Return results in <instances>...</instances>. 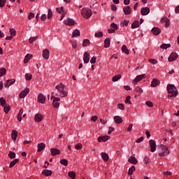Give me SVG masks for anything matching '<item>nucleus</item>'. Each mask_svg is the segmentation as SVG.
Wrapping results in <instances>:
<instances>
[{"label": "nucleus", "mask_w": 179, "mask_h": 179, "mask_svg": "<svg viewBox=\"0 0 179 179\" xmlns=\"http://www.w3.org/2000/svg\"><path fill=\"white\" fill-rule=\"evenodd\" d=\"M57 92L55 96L57 97H68V90L62 83H60L59 85L55 86Z\"/></svg>", "instance_id": "1"}, {"label": "nucleus", "mask_w": 179, "mask_h": 179, "mask_svg": "<svg viewBox=\"0 0 179 179\" xmlns=\"http://www.w3.org/2000/svg\"><path fill=\"white\" fill-rule=\"evenodd\" d=\"M168 97H176L178 96V91L176 85L173 84H169L167 85Z\"/></svg>", "instance_id": "2"}, {"label": "nucleus", "mask_w": 179, "mask_h": 179, "mask_svg": "<svg viewBox=\"0 0 179 179\" xmlns=\"http://www.w3.org/2000/svg\"><path fill=\"white\" fill-rule=\"evenodd\" d=\"M169 155H170V150H169V147L164 145H161L159 152V157H165V156H169Z\"/></svg>", "instance_id": "3"}, {"label": "nucleus", "mask_w": 179, "mask_h": 179, "mask_svg": "<svg viewBox=\"0 0 179 179\" xmlns=\"http://www.w3.org/2000/svg\"><path fill=\"white\" fill-rule=\"evenodd\" d=\"M81 15L85 19H89L92 16V10L89 8H83L81 10Z\"/></svg>", "instance_id": "4"}, {"label": "nucleus", "mask_w": 179, "mask_h": 179, "mask_svg": "<svg viewBox=\"0 0 179 179\" xmlns=\"http://www.w3.org/2000/svg\"><path fill=\"white\" fill-rule=\"evenodd\" d=\"M50 100H52V104L55 108H59V102L58 101H61V98L59 96L56 97L55 96H52Z\"/></svg>", "instance_id": "5"}, {"label": "nucleus", "mask_w": 179, "mask_h": 179, "mask_svg": "<svg viewBox=\"0 0 179 179\" xmlns=\"http://www.w3.org/2000/svg\"><path fill=\"white\" fill-rule=\"evenodd\" d=\"M45 96L42 93L38 94L37 101L38 103H40L41 104H45V100H46Z\"/></svg>", "instance_id": "6"}, {"label": "nucleus", "mask_w": 179, "mask_h": 179, "mask_svg": "<svg viewBox=\"0 0 179 179\" xmlns=\"http://www.w3.org/2000/svg\"><path fill=\"white\" fill-rule=\"evenodd\" d=\"M29 92H30V90L29 88H25L19 94L20 99H24L26 96L29 94Z\"/></svg>", "instance_id": "7"}, {"label": "nucleus", "mask_w": 179, "mask_h": 179, "mask_svg": "<svg viewBox=\"0 0 179 179\" xmlns=\"http://www.w3.org/2000/svg\"><path fill=\"white\" fill-rule=\"evenodd\" d=\"M177 58H178V55L176 53V52H172L169 59H168V61L169 62H173L174 61H176L177 60Z\"/></svg>", "instance_id": "8"}, {"label": "nucleus", "mask_w": 179, "mask_h": 179, "mask_svg": "<svg viewBox=\"0 0 179 179\" xmlns=\"http://www.w3.org/2000/svg\"><path fill=\"white\" fill-rule=\"evenodd\" d=\"M146 78V74L137 76L133 80V83L136 84L138 82H141L142 79H145Z\"/></svg>", "instance_id": "9"}, {"label": "nucleus", "mask_w": 179, "mask_h": 179, "mask_svg": "<svg viewBox=\"0 0 179 179\" xmlns=\"http://www.w3.org/2000/svg\"><path fill=\"white\" fill-rule=\"evenodd\" d=\"M150 146V152H156V141L155 140L149 141Z\"/></svg>", "instance_id": "10"}, {"label": "nucleus", "mask_w": 179, "mask_h": 179, "mask_svg": "<svg viewBox=\"0 0 179 179\" xmlns=\"http://www.w3.org/2000/svg\"><path fill=\"white\" fill-rule=\"evenodd\" d=\"M66 26H75V20L71 18H67L64 21Z\"/></svg>", "instance_id": "11"}, {"label": "nucleus", "mask_w": 179, "mask_h": 179, "mask_svg": "<svg viewBox=\"0 0 179 179\" xmlns=\"http://www.w3.org/2000/svg\"><path fill=\"white\" fill-rule=\"evenodd\" d=\"M43 118H44V117L41 113H36L34 117V121L35 122H41V121H43Z\"/></svg>", "instance_id": "12"}, {"label": "nucleus", "mask_w": 179, "mask_h": 179, "mask_svg": "<svg viewBox=\"0 0 179 179\" xmlns=\"http://www.w3.org/2000/svg\"><path fill=\"white\" fill-rule=\"evenodd\" d=\"M161 23H165V27H170V19L167 17H164L161 19Z\"/></svg>", "instance_id": "13"}, {"label": "nucleus", "mask_w": 179, "mask_h": 179, "mask_svg": "<svg viewBox=\"0 0 179 179\" xmlns=\"http://www.w3.org/2000/svg\"><path fill=\"white\" fill-rule=\"evenodd\" d=\"M150 12V9L149 7L142 8L141 10V13L142 16H146V15H149Z\"/></svg>", "instance_id": "14"}, {"label": "nucleus", "mask_w": 179, "mask_h": 179, "mask_svg": "<svg viewBox=\"0 0 179 179\" xmlns=\"http://www.w3.org/2000/svg\"><path fill=\"white\" fill-rule=\"evenodd\" d=\"M50 152L52 156H57V155H61V150L58 148H50Z\"/></svg>", "instance_id": "15"}, {"label": "nucleus", "mask_w": 179, "mask_h": 179, "mask_svg": "<svg viewBox=\"0 0 179 179\" xmlns=\"http://www.w3.org/2000/svg\"><path fill=\"white\" fill-rule=\"evenodd\" d=\"M42 55L44 59H48L50 58V50L48 49H44Z\"/></svg>", "instance_id": "16"}, {"label": "nucleus", "mask_w": 179, "mask_h": 179, "mask_svg": "<svg viewBox=\"0 0 179 179\" xmlns=\"http://www.w3.org/2000/svg\"><path fill=\"white\" fill-rule=\"evenodd\" d=\"M84 64H88L90 61V55L87 52H85L83 55Z\"/></svg>", "instance_id": "17"}, {"label": "nucleus", "mask_w": 179, "mask_h": 179, "mask_svg": "<svg viewBox=\"0 0 179 179\" xmlns=\"http://www.w3.org/2000/svg\"><path fill=\"white\" fill-rule=\"evenodd\" d=\"M154 36H159L162 33V30L159 27H153L151 30Z\"/></svg>", "instance_id": "18"}, {"label": "nucleus", "mask_w": 179, "mask_h": 179, "mask_svg": "<svg viewBox=\"0 0 179 179\" xmlns=\"http://www.w3.org/2000/svg\"><path fill=\"white\" fill-rule=\"evenodd\" d=\"M108 139H110V136H99L98 137V142H107V141H108Z\"/></svg>", "instance_id": "19"}, {"label": "nucleus", "mask_w": 179, "mask_h": 179, "mask_svg": "<svg viewBox=\"0 0 179 179\" xmlns=\"http://www.w3.org/2000/svg\"><path fill=\"white\" fill-rule=\"evenodd\" d=\"M160 85V80L157 78H153L151 82V87H156V86H159Z\"/></svg>", "instance_id": "20"}, {"label": "nucleus", "mask_w": 179, "mask_h": 179, "mask_svg": "<svg viewBox=\"0 0 179 179\" xmlns=\"http://www.w3.org/2000/svg\"><path fill=\"white\" fill-rule=\"evenodd\" d=\"M101 157L103 162H108V160H110V157H108V154H107V152H101Z\"/></svg>", "instance_id": "21"}, {"label": "nucleus", "mask_w": 179, "mask_h": 179, "mask_svg": "<svg viewBox=\"0 0 179 179\" xmlns=\"http://www.w3.org/2000/svg\"><path fill=\"white\" fill-rule=\"evenodd\" d=\"M42 174L45 176V177H50V176H52V171L48 169H44L42 171Z\"/></svg>", "instance_id": "22"}, {"label": "nucleus", "mask_w": 179, "mask_h": 179, "mask_svg": "<svg viewBox=\"0 0 179 179\" xmlns=\"http://www.w3.org/2000/svg\"><path fill=\"white\" fill-rule=\"evenodd\" d=\"M128 162H129V163H131V164H138V159H136V158L134 156H131L128 159Z\"/></svg>", "instance_id": "23"}, {"label": "nucleus", "mask_w": 179, "mask_h": 179, "mask_svg": "<svg viewBox=\"0 0 179 179\" xmlns=\"http://www.w3.org/2000/svg\"><path fill=\"white\" fill-rule=\"evenodd\" d=\"M15 82H16V80L13 78L11 80H8L7 82L4 84V86L5 87H9L10 86H12Z\"/></svg>", "instance_id": "24"}, {"label": "nucleus", "mask_w": 179, "mask_h": 179, "mask_svg": "<svg viewBox=\"0 0 179 179\" xmlns=\"http://www.w3.org/2000/svg\"><path fill=\"white\" fill-rule=\"evenodd\" d=\"M113 120L115 124H122V117H121L120 116L115 115L114 116Z\"/></svg>", "instance_id": "25"}, {"label": "nucleus", "mask_w": 179, "mask_h": 179, "mask_svg": "<svg viewBox=\"0 0 179 179\" xmlns=\"http://www.w3.org/2000/svg\"><path fill=\"white\" fill-rule=\"evenodd\" d=\"M123 12H124V15H131V7L129 6L124 7Z\"/></svg>", "instance_id": "26"}, {"label": "nucleus", "mask_w": 179, "mask_h": 179, "mask_svg": "<svg viewBox=\"0 0 179 179\" xmlns=\"http://www.w3.org/2000/svg\"><path fill=\"white\" fill-rule=\"evenodd\" d=\"M80 31H79V29H75L73 31V34H72V38H73L74 37H80Z\"/></svg>", "instance_id": "27"}, {"label": "nucleus", "mask_w": 179, "mask_h": 179, "mask_svg": "<svg viewBox=\"0 0 179 179\" xmlns=\"http://www.w3.org/2000/svg\"><path fill=\"white\" fill-rule=\"evenodd\" d=\"M111 40L109 38H106L104 41V48H109Z\"/></svg>", "instance_id": "28"}, {"label": "nucleus", "mask_w": 179, "mask_h": 179, "mask_svg": "<svg viewBox=\"0 0 179 179\" xmlns=\"http://www.w3.org/2000/svg\"><path fill=\"white\" fill-rule=\"evenodd\" d=\"M45 149V144L44 143H41L38 144V152H41Z\"/></svg>", "instance_id": "29"}, {"label": "nucleus", "mask_w": 179, "mask_h": 179, "mask_svg": "<svg viewBox=\"0 0 179 179\" xmlns=\"http://www.w3.org/2000/svg\"><path fill=\"white\" fill-rule=\"evenodd\" d=\"M11 138L13 141H16L17 139V131L13 130L11 132Z\"/></svg>", "instance_id": "30"}, {"label": "nucleus", "mask_w": 179, "mask_h": 179, "mask_svg": "<svg viewBox=\"0 0 179 179\" xmlns=\"http://www.w3.org/2000/svg\"><path fill=\"white\" fill-rule=\"evenodd\" d=\"M19 163V159H13L9 164V169H12V167H15V164Z\"/></svg>", "instance_id": "31"}, {"label": "nucleus", "mask_w": 179, "mask_h": 179, "mask_svg": "<svg viewBox=\"0 0 179 179\" xmlns=\"http://www.w3.org/2000/svg\"><path fill=\"white\" fill-rule=\"evenodd\" d=\"M31 58H33V55L30 54H27L24 57V64H27V62H29V61H30Z\"/></svg>", "instance_id": "32"}, {"label": "nucleus", "mask_w": 179, "mask_h": 179, "mask_svg": "<svg viewBox=\"0 0 179 179\" xmlns=\"http://www.w3.org/2000/svg\"><path fill=\"white\" fill-rule=\"evenodd\" d=\"M122 52H124L127 55H129V50H128V48H127V45H123L122 47Z\"/></svg>", "instance_id": "33"}, {"label": "nucleus", "mask_w": 179, "mask_h": 179, "mask_svg": "<svg viewBox=\"0 0 179 179\" xmlns=\"http://www.w3.org/2000/svg\"><path fill=\"white\" fill-rule=\"evenodd\" d=\"M3 111L5 114H8L9 111H10V106L8 103L6 104V106H3Z\"/></svg>", "instance_id": "34"}, {"label": "nucleus", "mask_w": 179, "mask_h": 179, "mask_svg": "<svg viewBox=\"0 0 179 179\" xmlns=\"http://www.w3.org/2000/svg\"><path fill=\"white\" fill-rule=\"evenodd\" d=\"M137 27H139V21L134 20L131 24V29H137Z\"/></svg>", "instance_id": "35"}, {"label": "nucleus", "mask_w": 179, "mask_h": 179, "mask_svg": "<svg viewBox=\"0 0 179 179\" xmlns=\"http://www.w3.org/2000/svg\"><path fill=\"white\" fill-rule=\"evenodd\" d=\"M22 115H23V109H20L17 115V121L22 122Z\"/></svg>", "instance_id": "36"}, {"label": "nucleus", "mask_w": 179, "mask_h": 179, "mask_svg": "<svg viewBox=\"0 0 179 179\" xmlns=\"http://www.w3.org/2000/svg\"><path fill=\"white\" fill-rule=\"evenodd\" d=\"M135 91L138 94V96H141V94H142V93H143V90H142V88H141V87H139V86H137L135 88Z\"/></svg>", "instance_id": "37"}, {"label": "nucleus", "mask_w": 179, "mask_h": 179, "mask_svg": "<svg viewBox=\"0 0 179 179\" xmlns=\"http://www.w3.org/2000/svg\"><path fill=\"white\" fill-rule=\"evenodd\" d=\"M89 45H90V40L84 39L83 41V47H87Z\"/></svg>", "instance_id": "38"}, {"label": "nucleus", "mask_w": 179, "mask_h": 179, "mask_svg": "<svg viewBox=\"0 0 179 179\" xmlns=\"http://www.w3.org/2000/svg\"><path fill=\"white\" fill-rule=\"evenodd\" d=\"M121 78H122L121 74L116 75L113 77L112 80H113V82H118V80H120V79H121Z\"/></svg>", "instance_id": "39"}, {"label": "nucleus", "mask_w": 179, "mask_h": 179, "mask_svg": "<svg viewBox=\"0 0 179 179\" xmlns=\"http://www.w3.org/2000/svg\"><path fill=\"white\" fill-rule=\"evenodd\" d=\"M170 47H171V45L170 43H164L161 45L160 48H162V50H167V48H170Z\"/></svg>", "instance_id": "40"}, {"label": "nucleus", "mask_w": 179, "mask_h": 179, "mask_svg": "<svg viewBox=\"0 0 179 179\" xmlns=\"http://www.w3.org/2000/svg\"><path fill=\"white\" fill-rule=\"evenodd\" d=\"M68 176L69 177H70V178H72V179L76 178V173H75L73 171H69L68 173Z\"/></svg>", "instance_id": "41"}, {"label": "nucleus", "mask_w": 179, "mask_h": 179, "mask_svg": "<svg viewBox=\"0 0 179 179\" xmlns=\"http://www.w3.org/2000/svg\"><path fill=\"white\" fill-rule=\"evenodd\" d=\"M135 170H136L135 166H131V167L130 169H129L128 175L132 176V174H134V171H135Z\"/></svg>", "instance_id": "42"}, {"label": "nucleus", "mask_w": 179, "mask_h": 179, "mask_svg": "<svg viewBox=\"0 0 179 179\" xmlns=\"http://www.w3.org/2000/svg\"><path fill=\"white\" fill-rule=\"evenodd\" d=\"M9 32H10V36H12L13 37H15V36H16V29H15L13 28H10Z\"/></svg>", "instance_id": "43"}, {"label": "nucleus", "mask_w": 179, "mask_h": 179, "mask_svg": "<svg viewBox=\"0 0 179 179\" xmlns=\"http://www.w3.org/2000/svg\"><path fill=\"white\" fill-rule=\"evenodd\" d=\"M6 74V69L3 67L0 69V78H2V76H3Z\"/></svg>", "instance_id": "44"}, {"label": "nucleus", "mask_w": 179, "mask_h": 179, "mask_svg": "<svg viewBox=\"0 0 179 179\" xmlns=\"http://www.w3.org/2000/svg\"><path fill=\"white\" fill-rule=\"evenodd\" d=\"M0 104L1 107H5V106H6V100H5L3 97L0 98Z\"/></svg>", "instance_id": "45"}, {"label": "nucleus", "mask_w": 179, "mask_h": 179, "mask_svg": "<svg viewBox=\"0 0 179 179\" xmlns=\"http://www.w3.org/2000/svg\"><path fill=\"white\" fill-rule=\"evenodd\" d=\"M37 38H38V36L29 38V44H33V43H34V41H36V40H37Z\"/></svg>", "instance_id": "46"}, {"label": "nucleus", "mask_w": 179, "mask_h": 179, "mask_svg": "<svg viewBox=\"0 0 179 179\" xmlns=\"http://www.w3.org/2000/svg\"><path fill=\"white\" fill-rule=\"evenodd\" d=\"M8 156L10 159H15L16 157V153L10 151Z\"/></svg>", "instance_id": "47"}, {"label": "nucleus", "mask_w": 179, "mask_h": 179, "mask_svg": "<svg viewBox=\"0 0 179 179\" xmlns=\"http://www.w3.org/2000/svg\"><path fill=\"white\" fill-rule=\"evenodd\" d=\"M60 164L62 166H64L65 167H66V166H68V160H66V159H62L60 160Z\"/></svg>", "instance_id": "48"}, {"label": "nucleus", "mask_w": 179, "mask_h": 179, "mask_svg": "<svg viewBox=\"0 0 179 179\" xmlns=\"http://www.w3.org/2000/svg\"><path fill=\"white\" fill-rule=\"evenodd\" d=\"M82 148H83V145L81 143H78L75 145V149H76V150H80Z\"/></svg>", "instance_id": "49"}, {"label": "nucleus", "mask_w": 179, "mask_h": 179, "mask_svg": "<svg viewBox=\"0 0 179 179\" xmlns=\"http://www.w3.org/2000/svg\"><path fill=\"white\" fill-rule=\"evenodd\" d=\"M70 43H71V45L74 49L78 48V43L76 42V41H70Z\"/></svg>", "instance_id": "50"}, {"label": "nucleus", "mask_w": 179, "mask_h": 179, "mask_svg": "<svg viewBox=\"0 0 179 179\" xmlns=\"http://www.w3.org/2000/svg\"><path fill=\"white\" fill-rule=\"evenodd\" d=\"M124 102L126 104H132V102L131 101V96H127Z\"/></svg>", "instance_id": "51"}, {"label": "nucleus", "mask_w": 179, "mask_h": 179, "mask_svg": "<svg viewBox=\"0 0 179 179\" xmlns=\"http://www.w3.org/2000/svg\"><path fill=\"white\" fill-rule=\"evenodd\" d=\"M31 78H33V75H31V73H26L25 74L26 80H31Z\"/></svg>", "instance_id": "52"}, {"label": "nucleus", "mask_w": 179, "mask_h": 179, "mask_svg": "<svg viewBox=\"0 0 179 179\" xmlns=\"http://www.w3.org/2000/svg\"><path fill=\"white\" fill-rule=\"evenodd\" d=\"M129 23V21L124 20L122 22L120 23V26L122 27H124V26L127 27V26H128Z\"/></svg>", "instance_id": "53"}, {"label": "nucleus", "mask_w": 179, "mask_h": 179, "mask_svg": "<svg viewBox=\"0 0 179 179\" xmlns=\"http://www.w3.org/2000/svg\"><path fill=\"white\" fill-rule=\"evenodd\" d=\"M148 62L152 64V65H156V64H157V60L155 59H148Z\"/></svg>", "instance_id": "54"}, {"label": "nucleus", "mask_w": 179, "mask_h": 179, "mask_svg": "<svg viewBox=\"0 0 179 179\" xmlns=\"http://www.w3.org/2000/svg\"><path fill=\"white\" fill-rule=\"evenodd\" d=\"M117 108H119V110H122V111H124V110H125V106H124L123 103L117 104Z\"/></svg>", "instance_id": "55"}, {"label": "nucleus", "mask_w": 179, "mask_h": 179, "mask_svg": "<svg viewBox=\"0 0 179 179\" xmlns=\"http://www.w3.org/2000/svg\"><path fill=\"white\" fill-rule=\"evenodd\" d=\"M94 36L96 38H101L103 37V32L102 31L96 32L95 33Z\"/></svg>", "instance_id": "56"}, {"label": "nucleus", "mask_w": 179, "mask_h": 179, "mask_svg": "<svg viewBox=\"0 0 179 179\" xmlns=\"http://www.w3.org/2000/svg\"><path fill=\"white\" fill-rule=\"evenodd\" d=\"M52 17V11L51 10V8L48 9V19H51Z\"/></svg>", "instance_id": "57"}, {"label": "nucleus", "mask_w": 179, "mask_h": 179, "mask_svg": "<svg viewBox=\"0 0 179 179\" xmlns=\"http://www.w3.org/2000/svg\"><path fill=\"white\" fill-rule=\"evenodd\" d=\"M110 27H112V29H114V30H118V25H117V24L113 22L110 24Z\"/></svg>", "instance_id": "58"}, {"label": "nucleus", "mask_w": 179, "mask_h": 179, "mask_svg": "<svg viewBox=\"0 0 179 179\" xmlns=\"http://www.w3.org/2000/svg\"><path fill=\"white\" fill-rule=\"evenodd\" d=\"M6 3V0H0V8H3Z\"/></svg>", "instance_id": "59"}, {"label": "nucleus", "mask_w": 179, "mask_h": 179, "mask_svg": "<svg viewBox=\"0 0 179 179\" xmlns=\"http://www.w3.org/2000/svg\"><path fill=\"white\" fill-rule=\"evenodd\" d=\"M145 104H146L147 107H153V102H152L150 101H147L145 102Z\"/></svg>", "instance_id": "60"}, {"label": "nucleus", "mask_w": 179, "mask_h": 179, "mask_svg": "<svg viewBox=\"0 0 179 179\" xmlns=\"http://www.w3.org/2000/svg\"><path fill=\"white\" fill-rule=\"evenodd\" d=\"M97 61V58L96 57H92V59H90V63L91 64H96Z\"/></svg>", "instance_id": "61"}, {"label": "nucleus", "mask_w": 179, "mask_h": 179, "mask_svg": "<svg viewBox=\"0 0 179 179\" xmlns=\"http://www.w3.org/2000/svg\"><path fill=\"white\" fill-rule=\"evenodd\" d=\"M56 11L57 13H61L62 12H64V6H62L61 8H57Z\"/></svg>", "instance_id": "62"}, {"label": "nucleus", "mask_w": 179, "mask_h": 179, "mask_svg": "<svg viewBox=\"0 0 179 179\" xmlns=\"http://www.w3.org/2000/svg\"><path fill=\"white\" fill-rule=\"evenodd\" d=\"M143 162H144L145 164H146V165L149 164V157H145Z\"/></svg>", "instance_id": "63"}, {"label": "nucleus", "mask_w": 179, "mask_h": 179, "mask_svg": "<svg viewBox=\"0 0 179 179\" xmlns=\"http://www.w3.org/2000/svg\"><path fill=\"white\" fill-rule=\"evenodd\" d=\"M34 18V13H29L28 15V19L29 20H31V19Z\"/></svg>", "instance_id": "64"}]
</instances>
